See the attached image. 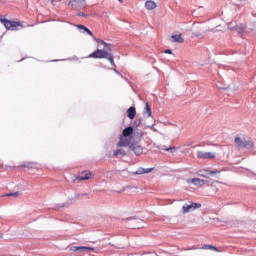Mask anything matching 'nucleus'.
I'll use <instances>...</instances> for the list:
<instances>
[{
	"instance_id": "f257e3e1",
	"label": "nucleus",
	"mask_w": 256,
	"mask_h": 256,
	"mask_svg": "<svg viewBox=\"0 0 256 256\" xmlns=\"http://www.w3.org/2000/svg\"><path fill=\"white\" fill-rule=\"evenodd\" d=\"M90 59H107L112 66V71L116 73V75H120L117 70V66L115 65V57L111 54V52H107L103 49H97L88 56Z\"/></svg>"
},
{
	"instance_id": "f03ea898",
	"label": "nucleus",
	"mask_w": 256,
	"mask_h": 256,
	"mask_svg": "<svg viewBox=\"0 0 256 256\" xmlns=\"http://www.w3.org/2000/svg\"><path fill=\"white\" fill-rule=\"evenodd\" d=\"M235 143L238 145V147H241L244 149H253L254 147V143L251 138L236 137Z\"/></svg>"
},
{
	"instance_id": "7ed1b4c3",
	"label": "nucleus",
	"mask_w": 256,
	"mask_h": 256,
	"mask_svg": "<svg viewBox=\"0 0 256 256\" xmlns=\"http://www.w3.org/2000/svg\"><path fill=\"white\" fill-rule=\"evenodd\" d=\"M1 23L7 30L17 31V27H21V22H15L11 20H7L5 18L1 19Z\"/></svg>"
},
{
	"instance_id": "20e7f679",
	"label": "nucleus",
	"mask_w": 256,
	"mask_h": 256,
	"mask_svg": "<svg viewBox=\"0 0 256 256\" xmlns=\"http://www.w3.org/2000/svg\"><path fill=\"white\" fill-rule=\"evenodd\" d=\"M196 209H201V203L191 202V204H185L182 207L183 213H191V211Z\"/></svg>"
},
{
	"instance_id": "39448f33",
	"label": "nucleus",
	"mask_w": 256,
	"mask_h": 256,
	"mask_svg": "<svg viewBox=\"0 0 256 256\" xmlns=\"http://www.w3.org/2000/svg\"><path fill=\"white\" fill-rule=\"evenodd\" d=\"M68 5H71L75 9H85L87 2L85 0H71Z\"/></svg>"
},
{
	"instance_id": "423d86ee",
	"label": "nucleus",
	"mask_w": 256,
	"mask_h": 256,
	"mask_svg": "<svg viewBox=\"0 0 256 256\" xmlns=\"http://www.w3.org/2000/svg\"><path fill=\"white\" fill-rule=\"evenodd\" d=\"M129 151H133L136 156L143 155V146L138 143H131L129 145Z\"/></svg>"
},
{
	"instance_id": "0eeeda50",
	"label": "nucleus",
	"mask_w": 256,
	"mask_h": 256,
	"mask_svg": "<svg viewBox=\"0 0 256 256\" xmlns=\"http://www.w3.org/2000/svg\"><path fill=\"white\" fill-rule=\"evenodd\" d=\"M196 157L197 159H215V152L198 151Z\"/></svg>"
},
{
	"instance_id": "6e6552de",
	"label": "nucleus",
	"mask_w": 256,
	"mask_h": 256,
	"mask_svg": "<svg viewBox=\"0 0 256 256\" xmlns=\"http://www.w3.org/2000/svg\"><path fill=\"white\" fill-rule=\"evenodd\" d=\"M129 145H131V139H129V137H127V136L121 135L119 138L117 147H128L129 148Z\"/></svg>"
},
{
	"instance_id": "1a4fd4ad",
	"label": "nucleus",
	"mask_w": 256,
	"mask_h": 256,
	"mask_svg": "<svg viewBox=\"0 0 256 256\" xmlns=\"http://www.w3.org/2000/svg\"><path fill=\"white\" fill-rule=\"evenodd\" d=\"M221 171H210V170H200L199 175L200 177H205L206 179H209V177H213V175H219Z\"/></svg>"
},
{
	"instance_id": "9d476101",
	"label": "nucleus",
	"mask_w": 256,
	"mask_h": 256,
	"mask_svg": "<svg viewBox=\"0 0 256 256\" xmlns=\"http://www.w3.org/2000/svg\"><path fill=\"white\" fill-rule=\"evenodd\" d=\"M77 181H87L91 179V172L90 171H84L80 175L76 177Z\"/></svg>"
},
{
	"instance_id": "9b49d317",
	"label": "nucleus",
	"mask_w": 256,
	"mask_h": 256,
	"mask_svg": "<svg viewBox=\"0 0 256 256\" xmlns=\"http://www.w3.org/2000/svg\"><path fill=\"white\" fill-rule=\"evenodd\" d=\"M232 23L228 24V28L230 31H237V33L241 34L245 32V27H243V24L236 25V26H231Z\"/></svg>"
},
{
	"instance_id": "f8f14e48",
	"label": "nucleus",
	"mask_w": 256,
	"mask_h": 256,
	"mask_svg": "<svg viewBox=\"0 0 256 256\" xmlns=\"http://www.w3.org/2000/svg\"><path fill=\"white\" fill-rule=\"evenodd\" d=\"M76 27L77 29H79L80 33H87L88 35L93 37V32H91V30H89V28H87L85 25L78 24L76 25Z\"/></svg>"
},
{
	"instance_id": "ddd939ff",
	"label": "nucleus",
	"mask_w": 256,
	"mask_h": 256,
	"mask_svg": "<svg viewBox=\"0 0 256 256\" xmlns=\"http://www.w3.org/2000/svg\"><path fill=\"white\" fill-rule=\"evenodd\" d=\"M153 168H138L135 172H132L133 175H145V173H151Z\"/></svg>"
},
{
	"instance_id": "4468645a",
	"label": "nucleus",
	"mask_w": 256,
	"mask_h": 256,
	"mask_svg": "<svg viewBox=\"0 0 256 256\" xmlns=\"http://www.w3.org/2000/svg\"><path fill=\"white\" fill-rule=\"evenodd\" d=\"M172 43H184L185 39L181 34H175L171 36Z\"/></svg>"
},
{
	"instance_id": "2eb2a0df",
	"label": "nucleus",
	"mask_w": 256,
	"mask_h": 256,
	"mask_svg": "<svg viewBox=\"0 0 256 256\" xmlns=\"http://www.w3.org/2000/svg\"><path fill=\"white\" fill-rule=\"evenodd\" d=\"M145 8L148 9V11H153V9L157 8V4L155 3V1L147 0L145 2Z\"/></svg>"
},
{
	"instance_id": "dca6fc26",
	"label": "nucleus",
	"mask_w": 256,
	"mask_h": 256,
	"mask_svg": "<svg viewBox=\"0 0 256 256\" xmlns=\"http://www.w3.org/2000/svg\"><path fill=\"white\" fill-rule=\"evenodd\" d=\"M133 133H134L133 126H128L123 130L122 136L131 137V135H133Z\"/></svg>"
},
{
	"instance_id": "f3484780",
	"label": "nucleus",
	"mask_w": 256,
	"mask_h": 256,
	"mask_svg": "<svg viewBox=\"0 0 256 256\" xmlns=\"http://www.w3.org/2000/svg\"><path fill=\"white\" fill-rule=\"evenodd\" d=\"M126 155H127V152H125V150L123 149H117L113 153V157H119V159H123V157H125Z\"/></svg>"
},
{
	"instance_id": "a211bd4d",
	"label": "nucleus",
	"mask_w": 256,
	"mask_h": 256,
	"mask_svg": "<svg viewBox=\"0 0 256 256\" xmlns=\"http://www.w3.org/2000/svg\"><path fill=\"white\" fill-rule=\"evenodd\" d=\"M127 113L129 119H135V116L137 115V110L135 109V107L131 106L130 108H128Z\"/></svg>"
},
{
	"instance_id": "6ab92c4d",
	"label": "nucleus",
	"mask_w": 256,
	"mask_h": 256,
	"mask_svg": "<svg viewBox=\"0 0 256 256\" xmlns=\"http://www.w3.org/2000/svg\"><path fill=\"white\" fill-rule=\"evenodd\" d=\"M188 183H192L193 185H205V180L200 178H193L190 181L188 180Z\"/></svg>"
},
{
	"instance_id": "aec40b11",
	"label": "nucleus",
	"mask_w": 256,
	"mask_h": 256,
	"mask_svg": "<svg viewBox=\"0 0 256 256\" xmlns=\"http://www.w3.org/2000/svg\"><path fill=\"white\" fill-rule=\"evenodd\" d=\"M126 221H132V226H131L132 229H136V227H139L137 226V223H141V219H136L133 217L126 218Z\"/></svg>"
},
{
	"instance_id": "412c9836",
	"label": "nucleus",
	"mask_w": 256,
	"mask_h": 256,
	"mask_svg": "<svg viewBox=\"0 0 256 256\" xmlns=\"http://www.w3.org/2000/svg\"><path fill=\"white\" fill-rule=\"evenodd\" d=\"M152 111H151V107H149V102H146L145 103V108H144V111H143V115H147V117H151L152 115Z\"/></svg>"
},
{
	"instance_id": "4be33fe9",
	"label": "nucleus",
	"mask_w": 256,
	"mask_h": 256,
	"mask_svg": "<svg viewBox=\"0 0 256 256\" xmlns=\"http://www.w3.org/2000/svg\"><path fill=\"white\" fill-rule=\"evenodd\" d=\"M23 167H27L28 169H39V166L35 162L24 164Z\"/></svg>"
},
{
	"instance_id": "5701e85b",
	"label": "nucleus",
	"mask_w": 256,
	"mask_h": 256,
	"mask_svg": "<svg viewBox=\"0 0 256 256\" xmlns=\"http://www.w3.org/2000/svg\"><path fill=\"white\" fill-rule=\"evenodd\" d=\"M162 151H167L168 153H175V151H177V147L167 148V146H162Z\"/></svg>"
},
{
	"instance_id": "b1692460",
	"label": "nucleus",
	"mask_w": 256,
	"mask_h": 256,
	"mask_svg": "<svg viewBox=\"0 0 256 256\" xmlns=\"http://www.w3.org/2000/svg\"><path fill=\"white\" fill-rule=\"evenodd\" d=\"M19 195H21V192L17 191V192L4 194L1 197H19Z\"/></svg>"
},
{
	"instance_id": "393cba45",
	"label": "nucleus",
	"mask_w": 256,
	"mask_h": 256,
	"mask_svg": "<svg viewBox=\"0 0 256 256\" xmlns=\"http://www.w3.org/2000/svg\"><path fill=\"white\" fill-rule=\"evenodd\" d=\"M94 40L96 41V43H101V45H104V47H111V44L105 42V41L102 40V39L94 38Z\"/></svg>"
},
{
	"instance_id": "a878e982",
	"label": "nucleus",
	"mask_w": 256,
	"mask_h": 256,
	"mask_svg": "<svg viewBox=\"0 0 256 256\" xmlns=\"http://www.w3.org/2000/svg\"><path fill=\"white\" fill-rule=\"evenodd\" d=\"M141 123H143V118H138L134 121V125L136 127H139V125H141Z\"/></svg>"
},
{
	"instance_id": "bb28decb",
	"label": "nucleus",
	"mask_w": 256,
	"mask_h": 256,
	"mask_svg": "<svg viewBox=\"0 0 256 256\" xmlns=\"http://www.w3.org/2000/svg\"><path fill=\"white\" fill-rule=\"evenodd\" d=\"M134 135H135V137H137L138 139H141V137H143V131L135 132Z\"/></svg>"
},
{
	"instance_id": "cd10ccee",
	"label": "nucleus",
	"mask_w": 256,
	"mask_h": 256,
	"mask_svg": "<svg viewBox=\"0 0 256 256\" xmlns=\"http://www.w3.org/2000/svg\"><path fill=\"white\" fill-rule=\"evenodd\" d=\"M203 249H214L215 251H217V247L212 246V245H205V246L203 247Z\"/></svg>"
},
{
	"instance_id": "c85d7f7f",
	"label": "nucleus",
	"mask_w": 256,
	"mask_h": 256,
	"mask_svg": "<svg viewBox=\"0 0 256 256\" xmlns=\"http://www.w3.org/2000/svg\"><path fill=\"white\" fill-rule=\"evenodd\" d=\"M70 250L76 253V251H80V246H72L70 247Z\"/></svg>"
},
{
	"instance_id": "c756f323",
	"label": "nucleus",
	"mask_w": 256,
	"mask_h": 256,
	"mask_svg": "<svg viewBox=\"0 0 256 256\" xmlns=\"http://www.w3.org/2000/svg\"><path fill=\"white\" fill-rule=\"evenodd\" d=\"M78 17H89V15L83 13V12H78Z\"/></svg>"
},
{
	"instance_id": "7c9ffc66",
	"label": "nucleus",
	"mask_w": 256,
	"mask_h": 256,
	"mask_svg": "<svg viewBox=\"0 0 256 256\" xmlns=\"http://www.w3.org/2000/svg\"><path fill=\"white\" fill-rule=\"evenodd\" d=\"M105 47V51H107V53H109V51L111 52V51H113V48H111V44H110V46H104Z\"/></svg>"
},
{
	"instance_id": "2f4dec72",
	"label": "nucleus",
	"mask_w": 256,
	"mask_h": 256,
	"mask_svg": "<svg viewBox=\"0 0 256 256\" xmlns=\"http://www.w3.org/2000/svg\"><path fill=\"white\" fill-rule=\"evenodd\" d=\"M164 53H166V54H168V55H173V50H171V49H166V50L164 51Z\"/></svg>"
},
{
	"instance_id": "473e14b6",
	"label": "nucleus",
	"mask_w": 256,
	"mask_h": 256,
	"mask_svg": "<svg viewBox=\"0 0 256 256\" xmlns=\"http://www.w3.org/2000/svg\"><path fill=\"white\" fill-rule=\"evenodd\" d=\"M86 251H95V248L94 247H87L86 246Z\"/></svg>"
},
{
	"instance_id": "72a5a7b5",
	"label": "nucleus",
	"mask_w": 256,
	"mask_h": 256,
	"mask_svg": "<svg viewBox=\"0 0 256 256\" xmlns=\"http://www.w3.org/2000/svg\"><path fill=\"white\" fill-rule=\"evenodd\" d=\"M109 245H111L112 247H116V249H123V247L115 246V244L113 243H109Z\"/></svg>"
},
{
	"instance_id": "f704fd0d",
	"label": "nucleus",
	"mask_w": 256,
	"mask_h": 256,
	"mask_svg": "<svg viewBox=\"0 0 256 256\" xmlns=\"http://www.w3.org/2000/svg\"><path fill=\"white\" fill-rule=\"evenodd\" d=\"M80 251H87V246H80Z\"/></svg>"
},
{
	"instance_id": "c9c22d12",
	"label": "nucleus",
	"mask_w": 256,
	"mask_h": 256,
	"mask_svg": "<svg viewBox=\"0 0 256 256\" xmlns=\"http://www.w3.org/2000/svg\"><path fill=\"white\" fill-rule=\"evenodd\" d=\"M220 89H223L224 91H227V89H229V87H221Z\"/></svg>"
},
{
	"instance_id": "e433bc0d",
	"label": "nucleus",
	"mask_w": 256,
	"mask_h": 256,
	"mask_svg": "<svg viewBox=\"0 0 256 256\" xmlns=\"http://www.w3.org/2000/svg\"><path fill=\"white\" fill-rule=\"evenodd\" d=\"M154 125H155V124H152V125H150V126H148V127H149L150 129H153Z\"/></svg>"
},
{
	"instance_id": "4c0bfd02",
	"label": "nucleus",
	"mask_w": 256,
	"mask_h": 256,
	"mask_svg": "<svg viewBox=\"0 0 256 256\" xmlns=\"http://www.w3.org/2000/svg\"><path fill=\"white\" fill-rule=\"evenodd\" d=\"M52 5H55V0H51Z\"/></svg>"
},
{
	"instance_id": "58836bf2",
	"label": "nucleus",
	"mask_w": 256,
	"mask_h": 256,
	"mask_svg": "<svg viewBox=\"0 0 256 256\" xmlns=\"http://www.w3.org/2000/svg\"><path fill=\"white\" fill-rule=\"evenodd\" d=\"M81 194H75V197H80Z\"/></svg>"
},
{
	"instance_id": "ea45409f",
	"label": "nucleus",
	"mask_w": 256,
	"mask_h": 256,
	"mask_svg": "<svg viewBox=\"0 0 256 256\" xmlns=\"http://www.w3.org/2000/svg\"><path fill=\"white\" fill-rule=\"evenodd\" d=\"M65 205H66V204H62V205H60L59 207H65Z\"/></svg>"
},
{
	"instance_id": "a19ab883",
	"label": "nucleus",
	"mask_w": 256,
	"mask_h": 256,
	"mask_svg": "<svg viewBox=\"0 0 256 256\" xmlns=\"http://www.w3.org/2000/svg\"><path fill=\"white\" fill-rule=\"evenodd\" d=\"M120 3H122L123 2V0H118Z\"/></svg>"
},
{
	"instance_id": "79ce46f5",
	"label": "nucleus",
	"mask_w": 256,
	"mask_h": 256,
	"mask_svg": "<svg viewBox=\"0 0 256 256\" xmlns=\"http://www.w3.org/2000/svg\"><path fill=\"white\" fill-rule=\"evenodd\" d=\"M52 61L57 62V61H59V60H52Z\"/></svg>"
}]
</instances>
